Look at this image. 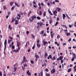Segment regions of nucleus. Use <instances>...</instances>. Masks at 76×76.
Instances as JSON below:
<instances>
[{"label": "nucleus", "mask_w": 76, "mask_h": 76, "mask_svg": "<svg viewBox=\"0 0 76 76\" xmlns=\"http://www.w3.org/2000/svg\"><path fill=\"white\" fill-rule=\"evenodd\" d=\"M36 18V16L35 15L32 16L29 19V20H30V22H32L34 20V19H35Z\"/></svg>", "instance_id": "nucleus-1"}, {"label": "nucleus", "mask_w": 76, "mask_h": 76, "mask_svg": "<svg viewBox=\"0 0 76 76\" xmlns=\"http://www.w3.org/2000/svg\"><path fill=\"white\" fill-rule=\"evenodd\" d=\"M23 61L21 63V64H22V63H23L24 62H27L28 61L26 60V59L25 56H24L23 57Z\"/></svg>", "instance_id": "nucleus-2"}, {"label": "nucleus", "mask_w": 76, "mask_h": 76, "mask_svg": "<svg viewBox=\"0 0 76 76\" xmlns=\"http://www.w3.org/2000/svg\"><path fill=\"white\" fill-rule=\"evenodd\" d=\"M20 50V47H18V48L17 50H12V51L13 52H15V53H18L19 51V50Z\"/></svg>", "instance_id": "nucleus-3"}, {"label": "nucleus", "mask_w": 76, "mask_h": 76, "mask_svg": "<svg viewBox=\"0 0 76 76\" xmlns=\"http://www.w3.org/2000/svg\"><path fill=\"white\" fill-rule=\"evenodd\" d=\"M56 11H58V12H60L61 10V9L59 7H56L55 9Z\"/></svg>", "instance_id": "nucleus-4"}, {"label": "nucleus", "mask_w": 76, "mask_h": 76, "mask_svg": "<svg viewBox=\"0 0 76 76\" xmlns=\"http://www.w3.org/2000/svg\"><path fill=\"white\" fill-rule=\"evenodd\" d=\"M55 72H56V70H55L54 69H53L51 70V73L52 74H54Z\"/></svg>", "instance_id": "nucleus-5"}, {"label": "nucleus", "mask_w": 76, "mask_h": 76, "mask_svg": "<svg viewBox=\"0 0 76 76\" xmlns=\"http://www.w3.org/2000/svg\"><path fill=\"white\" fill-rule=\"evenodd\" d=\"M53 13L55 16H57V12L56 11V10L53 11Z\"/></svg>", "instance_id": "nucleus-6"}, {"label": "nucleus", "mask_w": 76, "mask_h": 76, "mask_svg": "<svg viewBox=\"0 0 76 76\" xmlns=\"http://www.w3.org/2000/svg\"><path fill=\"white\" fill-rule=\"evenodd\" d=\"M27 73L28 75H30V76H31V74L30 72H29V70H27Z\"/></svg>", "instance_id": "nucleus-7"}, {"label": "nucleus", "mask_w": 76, "mask_h": 76, "mask_svg": "<svg viewBox=\"0 0 76 76\" xmlns=\"http://www.w3.org/2000/svg\"><path fill=\"white\" fill-rule=\"evenodd\" d=\"M65 34H66V36H69V35H70V33H68L67 32H65Z\"/></svg>", "instance_id": "nucleus-8"}, {"label": "nucleus", "mask_w": 76, "mask_h": 76, "mask_svg": "<svg viewBox=\"0 0 76 76\" xmlns=\"http://www.w3.org/2000/svg\"><path fill=\"white\" fill-rule=\"evenodd\" d=\"M72 54H73V58H76V54H75L73 53H72Z\"/></svg>", "instance_id": "nucleus-9"}, {"label": "nucleus", "mask_w": 76, "mask_h": 76, "mask_svg": "<svg viewBox=\"0 0 76 76\" xmlns=\"http://www.w3.org/2000/svg\"><path fill=\"white\" fill-rule=\"evenodd\" d=\"M20 45V42H17V47H18V48L19 47V45Z\"/></svg>", "instance_id": "nucleus-10"}, {"label": "nucleus", "mask_w": 76, "mask_h": 76, "mask_svg": "<svg viewBox=\"0 0 76 76\" xmlns=\"http://www.w3.org/2000/svg\"><path fill=\"white\" fill-rule=\"evenodd\" d=\"M15 24L16 25L18 24V20H15Z\"/></svg>", "instance_id": "nucleus-11"}, {"label": "nucleus", "mask_w": 76, "mask_h": 76, "mask_svg": "<svg viewBox=\"0 0 76 76\" xmlns=\"http://www.w3.org/2000/svg\"><path fill=\"white\" fill-rule=\"evenodd\" d=\"M43 45H45L46 44H48V42H43Z\"/></svg>", "instance_id": "nucleus-12"}, {"label": "nucleus", "mask_w": 76, "mask_h": 76, "mask_svg": "<svg viewBox=\"0 0 76 76\" xmlns=\"http://www.w3.org/2000/svg\"><path fill=\"white\" fill-rule=\"evenodd\" d=\"M63 19H64V18H66V15H65V14H63Z\"/></svg>", "instance_id": "nucleus-13"}, {"label": "nucleus", "mask_w": 76, "mask_h": 76, "mask_svg": "<svg viewBox=\"0 0 76 76\" xmlns=\"http://www.w3.org/2000/svg\"><path fill=\"white\" fill-rule=\"evenodd\" d=\"M4 44V45H5V46L6 45V44H7V39H5V40Z\"/></svg>", "instance_id": "nucleus-14"}, {"label": "nucleus", "mask_w": 76, "mask_h": 76, "mask_svg": "<svg viewBox=\"0 0 76 76\" xmlns=\"http://www.w3.org/2000/svg\"><path fill=\"white\" fill-rule=\"evenodd\" d=\"M15 6H16L17 7H19V5H18L17 3H16V2H15Z\"/></svg>", "instance_id": "nucleus-15"}, {"label": "nucleus", "mask_w": 76, "mask_h": 76, "mask_svg": "<svg viewBox=\"0 0 76 76\" xmlns=\"http://www.w3.org/2000/svg\"><path fill=\"white\" fill-rule=\"evenodd\" d=\"M63 56H61L59 57V60H62V59H63Z\"/></svg>", "instance_id": "nucleus-16"}, {"label": "nucleus", "mask_w": 76, "mask_h": 76, "mask_svg": "<svg viewBox=\"0 0 76 76\" xmlns=\"http://www.w3.org/2000/svg\"><path fill=\"white\" fill-rule=\"evenodd\" d=\"M14 72H16V70H17V68H16V67H14Z\"/></svg>", "instance_id": "nucleus-17"}, {"label": "nucleus", "mask_w": 76, "mask_h": 76, "mask_svg": "<svg viewBox=\"0 0 76 76\" xmlns=\"http://www.w3.org/2000/svg\"><path fill=\"white\" fill-rule=\"evenodd\" d=\"M37 46L38 48H39L40 47V45L39 44V43H37Z\"/></svg>", "instance_id": "nucleus-18"}, {"label": "nucleus", "mask_w": 76, "mask_h": 76, "mask_svg": "<svg viewBox=\"0 0 76 76\" xmlns=\"http://www.w3.org/2000/svg\"><path fill=\"white\" fill-rule=\"evenodd\" d=\"M27 44H28V45H29V42H26V45L25 46V47H27Z\"/></svg>", "instance_id": "nucleus-19"}, {"label": "nucleus", "mask_w": 76, "mask_h": 76, "mask_svg": "<svg viewBox=\"0 0 76 76\" xmlns=\"http://www.w3.org/2000/svg\"><path fill=\"white\" fill-rule=\"evenodd\" d=\"M43 16H46V12H45L43 13Z\"/></svg>", "instance_id": "nucleus-20"}, {"label": "nucleus", "mask_w": 76, "mask_h": 76, "mask_svg": "<svg viewBox=\"0 0 76 76\" xmlns=\"http://www.w3.org/2000/svg\"><path fill=\"white\" fill-rule=\"evenodd\" d=\"M39 24L40 26H41V25H44V24H43V23H42V22H40Z\"/></svg>", "instance_id": "nucleus-21"}, {"label": "nucleus", "mask_w": 76, "mask_h": 76, "mask_svg": "<svg viewBox=\"0 0 76 76\" xmlns=\"http://www.w3.org/2000/svg\"><path fill=\"white\" fill-rule=\"evenodd\" d=\"M51 38H53V36L54 35V33H53L52 34H51Z\"/></svg>", "instance_id": "nucleus-22"}, {"label": "nucleus", "mask_w": 76, "mask_h": 76, "mask_svg": "<svg viewBox=\"0 0 76 76\" xmlns=\"http://www.w3.org/2000/svg\"><path fill=\"white\" fill-rule=\"evenodd\" d=\"M37 18L38 20H40V19H41V18H40L39 16H37Z\"/></svg>", "instance_id": "nucleus-23"}, {"label": "nucleus", "mask_w": 76, "mask_h": 76, "mask_svg": "<svg viewBox=\"0 0 76 76\" xmlns=\"http://www.w3.org/2000/svg\"><path fill=\"white\" fill-rule=\"evenodd\" d=\"M15 21V20L14 19V18H12V21L11 22H13Z\"/></svg>", "instance_id": "nucleus-24"}, {"label": "nucleus", "mask_w": 76, "mask_h": 76, "mask_svg": "<svg viewBox=\"0 0 76 76\" xmlns=\"http://www.w3.org/2000/svg\"><path fill=\"white\" fill-rule=\"evenodd\" d=\"M41 76H42V75H43V71L42 70L41 71Z\"/></svg>", "instance_id": "nucleus-25"}, {"label": "nucleus", "mask_w": 76, "mask_h": 76, "mask_svg": "<svg viewBox=\"0 0 76 76\" xmlns=\"http://www.w3.org/2000/svg\"><path fill=\"white\" fill-rule=\"evenodd\" d=\"M15 20H19V18L18 17H16L15 19Z\"/></svg>", "instance_id": "nucleus-26"}, {"label": "nucleus", "mask_w": 76, "mask_h": 76, "mask_svg": "<svg viewBox=\"0 0 76 76\" xmlns=\"http://www.w3.org/2000/svg\"><path fill=\"white\" fill-rule=\"evenodd\" d=\"M49 13L50 14V15H53V14H52V13H51V11H49Z\"/></svg>", "instance_id": "nucleus-27"}, {"label": "nucleus", "mask_w": 76, "mask_h": 76, "mask_svg": "<svg viewBox=\"0 0 76 76\" xmlns=\"http://www.w3.org/2000/svg\"><path fill=\"white\" fill-rule=\"evenodd\" d=\"M44 33V31H41L40 33V34H42Z\"/></svg>", "instance_id": "nucleus-28"}, {"label": "nucleus", "mask_w": 76, "mask_h": 76, "mask_svg": "<svg viewBox=\"0 0 76 76\" xmlns=\"http://www.w3.org/2000/svg\"><path fill=\"white\" fill-rule=\"evenodd\" d=\"M58 22H56V23L55 24V26H56L57 25H58Z\"/></svg>", "instance_id": "nucleus-29"}, {"label": "nucleus", "mask_w": 76, "mask_h": 76, "mask_svg": "<svg viewBox=\"0 0 76 76\" xmlns=\"http://www.w3.org/2000/svg\"><path fill=\"white\" fill-rule=\"evenodd\" d=\"M45 56L46 57H47V56H48V54H47V53L45 52Z\"/></svg>", "instance_id": "nucleus-30"}, {"label": "nucleus", "mask_w": 76, "mask_h": 76, "mask_svg": "<svg viewBox=\"0 0 76 76\" xmlns=\"http://www.w3.org/2000/svg\"><path fill=\"white\" fill-rule=\"evenodd\" d=\"M71 70H72L71 68H69V69L68 70V72H70V71H71Z\"/></svg>", "instance_id": "nucleus-31"}, {"label": "nucleus", "mask_w": 76, "mask_h": 76, "mask_svg": "<svg viewBox=\"0 0 76 76\" xmlns=\"http://www.w3.org/2000/svg\"><path fill=\"white\" fill-rule=\"evenodd\" d=\"M57 39H59L60 38V35L58 34L57 36Z\"/></svg>", "instance_id": "nucleus-32"}, {"label": "nucleus", "mask_w": 76, "mask_h": 76, "mask_svg": "<svg viewBox=\"0 0 76 76\" xmlns=\"http://www.w3.org/2000/svg\"><path fill=\"white\" fill-rule=\"evenodd\" d=\"M52 60H56V58H55V56H53V58L52 59Z\"/></svg>", "instance_id": "nucleus-33"}, {"label": "nucleus", "mask_w": 76, "mask_h": 76, "mask_svg": "<svg viewBox=\"0 0 76 76\" xmlns=\"http://www.w3.org/2000/svg\"><path fill=\"white\" fill-rule=\"evenodd\" d=\"M74 60H75V58H72L71 59V61H74Z\"/></svg>", "instance_id": "nucleus-34"}, {"label": "nucleus", "mask_w": 76, "mask_h": 76, "mask_svg": "<svg viewBox=\"0 0 76 76\" xmlns=\"http://www.w3.org/2000/svg\"><path fill=\"white\" fill-rule=\"evenodd\" d=\"M31 13V11H30L29 13H28V16H29V15H30V14Z\"/></svg>", "instance_id": "nucleus-35"}, {"label": "nucleus", "mask_w": 76, "mask_h": 76, "mask_svg": "<svg viewBox=\"0 0 76 76\" xmlns=\"http://www.w3.org/2000/svg\"><path fill=\"white\" fill-rule=\"evenodd\" d=\"M3 7L4 10H5V9H6V7H5V6H4Z\"/></svg>", "instance_id": "nucleus-36"}, {"label": "nucleus", "mask_w": 76, "mask_h": 76, "mask_svg": "<svg viewBox=\"0 0 76 76\" xmlns=\"http://www.w3.org/2000/svg\"><path fill=\"white\" fill-rule=\"evenodd\" d=\"M74 25L75 26V27H76V22H75L74 24Z\"/></svg>", "instance_id": "nucleus-37"}, {"label": "nucleus", "mask_w": 76, "mask_h": 76, "mask_svg": "<svg viewBox=\"0 0 76 76\" xmlns=\"http://www.w3.org/2000/svg\"><path fill=\"white\" fill-rule=\"evenodd\" d=\"M35 57H36V58H39V56L37 55H36L35 56Z\"/></svg>", "instance_id": "nucleus-38"}, {"label": "nucleus", "mask_w": 76, "mask_h": 76, "mask_svg": "<svg viewBox=\"0 0 76 76\" xmlns=\"http://www.w3.org/2000/svg\"><path fill=\"white\" fill-rule=\"evenodd\" d=\"M0 76H2V72L0 71Z\"/></svg>", "instance_id": "nucleus-39"}, {"label": "nucleus", "mask_w": 76, "mask_h": 76, "mask_svg": "<svg viewBox=\"0 0 76 76\" xmlns=\"http://www.w3.org/2000/svg\"><path fill=\"white\" fill-rule=\"evenodd\" d=\"M49 22L50 23H51L52 22V20H51V19L50 20H49Z\"/></svg>", "instance_id": "nucleus-40"}, {"label": "nucleus", "mask_w": 76, "mask_h": 76, "mask_svg": "<svg viewBox=\"0 0 76 76\" xmlns=\"http://www.w3.org/2000/svg\"><path fill=\"white\" fill-rule=\"evenodd\" d=\"M31 37L32 38H34V35L31 34Z\"/></svg>", "instance_id": "nucleus-41"}, {"label": "nucleus", "mask_w": 76, "mask_h": 76, "mask_svg": "<svg viewBox=\"0 0 76 76\" xmlns=\"http://www.w3.org/2000/svg\"><path fill=\"white\" fill-rule=\"evenodd\" d=\"M17 16H18L19 18H20V15H19V14H18Z\"/></svg>", "instance_id": "nucleus-42"}, {"label": "nucleus", "mask_w": 76, "mask_h": 76, "mask_svg": "<svg viewBox=\"0 0 76 76\" xmlns=\"http://www.w3.org/2000/svg\"><path fill=\"white\" fill-rule=\"evenodd\" d=\"M15 7H12L11 8V10H13V9H14V8Z\"/></svg>", "instance_id": "nucleus-43"}, {"label": "nucleus", "mask_w": 76, "mask_h": 76, "mask_svg": "<svg viewBox=\"0 0 76 76\" xmlns=\"http://www.w3.org/2000/svg\"><path fill=\"white\" fill-rule=\"evenodd\" d=\"M31 64H33V63H34V61H31Z\"/></svg>", "instance_id": "nucleus-44"}, {"label": "nucleus", "mask_w": 76, "mask_h": 76, "mask_svg": "<svg viewBox=\"0 0 76 76\" xmlns=\"http://www.w3.org/2000/svg\"><path fill=\"white\" fill-rule=\"evenodd\" d=\"M42 15V12H41V11H40L39 14V15Z\"/></svg>", "instance_id": "nucleus-45"}, {"label": "nucleus", "mask_w": 76, "mask_h": 76, "mask_svg": "<svg viewBox=\"0 0 76 76\" xmlns=\"http://www.w3.org/2000/svg\"><path fill=\"white\" fill-rule=\"evenodd\" d=\"M14 48H15V46H14V45H12V49H14Z\"/></svg>", "instance_id": "nucleus-46"}, {"label": "nucleus", "mask_w": 76, "mask_h": 76, "mask_svg": "<svg viewBox=\"0 0 76 76\" xmlns=\"http://www.w3.org/2000/svg\"><path fill=\"white\" fill-rule=\"evenodd\" d=\"M56 20L57 21H58V20H59V18H58V17L57 18Z\"/></svg>", "instance_id": "nucleus-47"}, {"label": "nucleus", "mask_w": 76, "mask_h": 76, "mask_svg": "<svg viewBox=\"0 0 76 76\" xmlns=\"http://www.w3.org/2000/svg\"><path fill=\"white\" fill-rule=\"evenodd\" d=\"M55 2H57V3H58L59 2V1L58 0H55Z\"/></svg>", "instance_id": "nucleus-48"}, {"label": "nucleus", "mask_w": 76, "mask_h": 76, "mask_svg": "<svg viewBox=\"0 0 76 76\" xmlns=\"http://www.w3.org/2000/svg\"><path fill=\"white\" fill-rule=\"evenodd\" d=\"M71 38H69V40H68V42H69L70 41H71Z\"/></svg>", "instance_id": "nucleus-49"}, {"label": "nucleus", "mask_w": 76, "mask_h": 76, "mask_svg": "<svg viewBox=\"0 0 76 76\" xmlns=\"http://www.w3.org/2000/svg\"><path fill=\"white\" fill-rule=\"evenodd\" d=\"M49 57L50 58H52V57H51V55H49Z\"/></svg>", "instance_id": "nucleus-50"}, {"label": "nucleus", "mask_w": 76, "mask_h": 76, "mask_svg": "<svg viewBox=\"0 0 76 76\" xmlns=\"http://www.w3.org/2000/svg\"><path fill=\"white\" fill-rule=\"evenodd\" d=\"M41 5H42V6H44V4L42 3H41Z\"/></svg>", "instance_id": "nucleus-51"}, {"label": "nucleus", "mask_w": 76, "mask_h": 76, "mask_svg": "<svg viewBox=\"0 0 76 76\" xmlns=\"http://www.w3.org/2000/svg\"><path fill=\"white\" fill-rule=\"evenodd\" d=\"M22 67L23 70H25V68H23V67L22 66Z\"/></svg>", "instance_id": "nucleus-52"}, {"label": "nucleus", "mask_w": 76, "mask_h": 76, "mask_svg": "<svg viewBox=\"0 0 76 76\" xmlns=\"http://www.w3.org/2000/svg\"><path fill=\"white\" fill-rule=\"evenodd\" d=\"M9 38L11 39H13V38H12V37H9Z\"/></svg>", "instance_id": "nucleus-53"}, {"label": "nucleus", "mask_w": 76, "mask_h": 76, "mask_svg": "<svg viewBox=\"0 0 76 76\" xmlns=\"http://www.w3.org/2000/svg\"><path fill=\"white\" fill-rule=\"evenodd\" d=\"M64 31L65 32H67V30L66 29L65 30H64Z\"/></svg>", "instance_id": "nucleus-54"}, {"label": "nucleus", "mask_w": 76, "mask_h": 76, "mask_svg": "<svg viewBox=\"0 0 76 76\" xmlns=\"http://www.w3.org/2000/svg\"><path fill=\"white\" fill-rule=\"evenodd\" d=\"M29 32L28 31H26V34H27H27H29Z\"/></svg>", "instance_id": "nucleus-55"}, {"label": "nucleus", "mask_w": 76, "mask_h": 76, "mask_svg": "<svg viewBox=\"0 0 76 76\" xmlns=\"http://www.w3.org/2000/svg\"><path fill=\"white\" fill-rule=\"evenodd\" d=\"M10 41H11V40H10L9 39L8 40V43H9V42H10Z\"/></svg>", "instance_id": "nucleus-56"}, {"label": "nucleus", "mask_w": 76, "mask_h": 76, "mask_svg": "<svg viewBox=\"0 0 76 76\" xmlns=\"http://www.w3.org/2000/svg\"><path fill=\"white\" fill-rule=\"evenodd\" d=\"M45 71H47V72H48V69H45Z\"/></svg>", "instance_id": "nucleus-57"}, {"label": "nucleus", "mask_w": 76, "mask_h": 76, "mask_svg": "<svg viewBox=\"0 0 76 76\" xmlns=\"http://www.w3.org/2000/svg\"><path fill=\"white\" fill-rule=\"evenodd\" d=\"M69 32H74V31H72L71 30H70L69 31Z\"/></svg>", "instance_id": "nucleus-58"}, {"label": "nucleus", "mask_w": 76, "mask_h": 76, "mask_svg": "<svg viewBox=\"0 0 76 76\" xmlns=\"http://www.w3.org/2000/svg\"><path fill=\"white\" fill-rule=\"evenodd\" d=\"M32 48L33 49H34V48H35V46H33V47Z\"/></svg>", "instance_id": "nucleus-59"}, {"label": "nucleus", "mask_w": 76, "mask_h": 76, "mask_svg": "<svg viewBox=\"0 0 76 76\" xmlns=\"http://www.w3.org/2000/svg\"><path fill=\"white\" fill-rule=\"evenodd\" d=\"M76 65H75V66H74L73 69H76Z\"/></svg>", "instance_id": "nucleus-60"}, {"label": "nucleus", "mask_w": 76, "mask_h": 76, "mask_svg": "<svg viewBox=\"0 0 76 76\" xmlns=\"http://www.w3.org/2000/svg\"><path fill=\"white\" fill-rule=\"evenodd\" d=\"M37 44H38L39 42V39H38L37 41Z\"/></svg>", "instance_id": "nucleus-61"}, {"label": "nucleus", "mask_w": 76, "mask_h": 76, "mask_svg": "<svg viewBox=\"0 0 76 76\" xmlns=\"http://www.w3.org/2000/svg\"><path fill=\"white\" fill-rule=\"evenodd\" d=\"M48 6H50V3H49V2H48Z\"/></svg>", "instance_id": "nucleus-62"}, {"label": "nucleus", "mask_w": 76, "mask_h": 76, "mask_svg": "<svg viewBox=\"0 0 76 76\" xmlns=\"http://www.w3.org/2000/svg\"><path fill=\"white\" fill-rule=\"evenodd\" d=\"M61 63H63V60H61Z\"/></svg>", "instance_id": "nucleus-63"}, {"label": "nucleus", "mask_w": 76, "mask_h": 76, "mask_svg": "<svg viewBox=\"0 0 76 76\" xmlns=\"http://www.w3.org/2000/svg\"><path fill=\"white\" fill-rule=\"evenodd\" d=\"M46 76H50V74H46Z\"/></svg>", "instance_id": "nucleus-64"}]
</instances>
